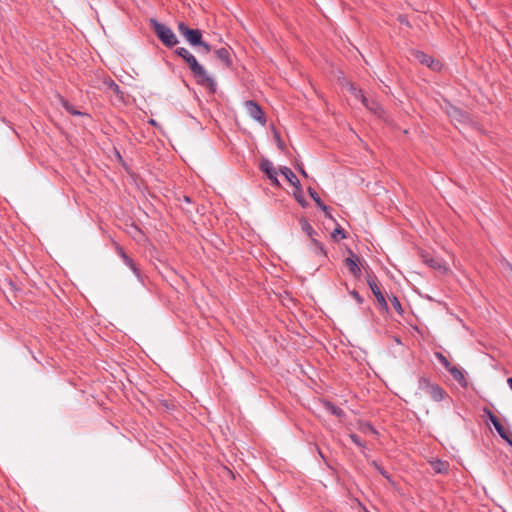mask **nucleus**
<instances>
[{"instance_id":"nucleus-3","label":"nucleus","mask_w":512,"mask_h":512,"mask_svg":"<svg viewBox=\"0 0 512 512\" xmlns=\"http://www.w3.org/2000/svg\"><path fill=\"white\" fill-rule=\"evenodd\" d=\"M438 361L441 365L451 374L459 385L463 388L468 387V381L465 377V371L458 365L452 364L444 354H436Z\"/></svg>"},{"instance_id":"nucleus-10","label":"nucleus","mask_w":512,"mask_h":512,"mask_svg":"<svg viewBox=\"0 0 512 512\" xmlns=\"http://www.w3.org/2000/svg\"><path fill=\"white\" fill-rule=\"evenodd\" d=\"M485 412L487 413L489 420L493 424L494 428L496 429V431L500 435V437L512 445V441H511L507 431L505 430L503 425L500 423L498 418L490 410H485Z\"/></svg>"},{"instance_id":"nucleus-22","label":"nucleus","mask_w":512,"mask_h":512,"mask_svg":"<svg viewBox=\"0 0 512 512\" xmlns=\"http://www.w3.org/2000/svg\"><path fill=\"white\" fill-rule=\"evenodd\" d=\"M60 102L62 104V106L65 108V110L70 113L71 115H82V113L78 110H76L73 105H71L66 99H64L63 97H60Z\"/></svg>"},{"instance_id":"nucleus-17","label":"nucleus","mask_w":512,"mask_h":512,"mask_svg":"<svg viewBox=\"0 0 512 512\" xmlns=\"http://www.w3.org/2000/svg\"><path fill=\"white\" fill-rule=\"evenodd\" d=\"M120 256L123 259L124 263L133 271V273L139 278L140 271L137 268L134 261L122 250L120 249Z\"/></svg>"},{"instance_id":"nucleus-33","label":"nucleus","mask_w":512,"mask_h":512,"mask_svg":"<svg viewBox=\"0 0 512 512\" xmlns=\"http://www.w3.org/2000/svg\"><path fill=\"white\" fill-rule=\"evenodd\" d=\"M269 180L271 181V184L276 186V187H279L280 186V183H279V180L277 178V174H273Z\"/></svg>"},{"instance_id":"nucleus-35","label":"nucleus","mask_w":512,"mask_h":512,"mask_svg":"<svg viewBox=\"0 0 512 512\" xmlns=\"http://www.w3.org/2000/svg\"><path fill=\"white\" fill-rule=\"evenodd\" d=\"M506 270L509 272V277L512 279V265L510 263L505 264Z\"/></svg>"},{"instance_id":"nucleus-15","label":"nucleus","mask_w":512,"mask_h":512,"mask_svg":"<svg viewBox=\"0 0 512 512\" xmlns=\"http://www.w3.org/2000/svg\"><path fill=\"white\" fill-rule=\"evenodd\" d=\"M448 115L452 120H457L459 122H465L468 120V115L466 113L453 106L448 110Z\"/></svg>"},{"instance_id":"nucleus-25","label":"nucleus","mask_w":512,"mask_h":512,"mask_svg":"<svg viewBox=\"0 0 512 512\" xmlns=\"http://www.w3.org/2000/svg\"><path fill=\"white\" fill-rule=\"evenodd\" d=\"M107 85H108V88L110 90H112L114 94H116V95H121L122 94V91H121L119 85L117 83H115L113 80L110 79L107 82Z\"/></svg>"},{"instance_id":"nucleus-27","label":"nucleus","mask_w":512,"mask_h":512,"mask_svg":"<svg viewBox=\"0 0 512 512\" xmlns=\"http://www.w3.org/2000/svg\"><path fill=\"white\" fill-rule=\"evenodd\" d=\"M175 53L177 56L181 57L183 60L185 59V57H188V55L190 54V52L184 47H178L175 50Z\"/></svg>"},{"instance_id":"nucleus-23","label":"nucleus","mask_w":512,"mask_h":512,"mask_svg":"<svg viewBox=\"0 0 512 512\" xmlns=\"http://www.w3.org/2000/svg\"><path fill=\"white\" fill-rule=\"evenodd\" d=\"M393 308L396 310V312L400 315H402L404 313L403 311V308H402V305L399 301V299L395 296V295H391L388 297Z\"/></svg>"},{"instance_id":"nucleus-21","label":"nucleus","mask_w":512,"mask_h":512,"mask_svg":"<svg viewBox=\"0 0 512 512\" xmlns=\"http://www.w3.org/2000/svg\"><path fill=\"white\" fill-rule=\"evenodd\" d=\"M310 240H311V245L314 249V252L316 254H320V255L326 257V251L324 249L323 244L321 242H319L315 237L311 238Z\"/></svg>"},{"instance_id":"nucleus-1","label":"nucleus","mask_w":512,"mask_h":512,"mask_svg":"<svg viewBox=\"0 0 512 512\" xmlns=\"http://www.w3.org/2000/svg\"><path fill=\"white\" fill-rule=\"evenodd\" d=\"M184 61L189 66V69L191 70L197 83L209 89L211 93H215L217 87L216 82L211 76L208 75L205 68L198 63L195 56L190 53L188 57H185Z\"/></svg>"},{"instance_id":"nucleus-26","label":"nucleus","mask_w":512,"mask_h":512,"mask_svg":"<svg viewBox=\"0 0 512 512\" xmlns=\"http://www.w3.org/2000/svg\"><path fill=\"white\" fill-rule=\"evenodd\" d=\"M316 205L325 212L326 216L331 218V215L329 213V207L323 203V201L320 198H317L315 201Z\"/></svg>"},{"instance_id":"nucleus-7","label":"nucleus","mask_w":512,"mask_h":512,"mask_svg":"<svg viewBox=\"0 0 512 512\" xmlns=\"http://www.w3.org/2000/svg\"><path fill=\"white\" fill-rule=\"evenodd\" d=\"M245 109L248 113V115L260 123L261 125L266 124V117L262 110V108L253 100H248L244 103Z\"/></svg>"},{"instance_id":"nucleus-38","label":"nucleus","mask_w":512,"mask_h":512,"mask_svg":"<svg viewBox=\"0 0 512 512\" xmlns=\"http://www.w3.org/2000/svg\"><path fill=\"white\" fill-rule=\"evenodd\" d=\"M184 199H185V201L190 202L189 197L185 196Z\"/></svg>"},{"instance_id":"nucleus-2","label":"nucleus","mask_w":512,"mask_h":512,"mask_svg":"<svg viewBox=\"0 0 512 512\" xmlns=\"http://www.w3.org/2000/svg\"><path fill=\"white\" fill-rule=\"evenodd\" d=\"M150 23L153 31L164 46L171 48L178 44V39L170 27L155 19H151Z\"/></svg>"},{"instance_id":"nucleus-32","label":"nucleus","mask_w":512,"mask_h":512,"mask_svg":"<svg viewBox=\"0 0 512 512\" xmlns=\"http://www.w3.org/2000/svg\"><path fill=\"white\" fill-rule=\"evenodd\" d=\"M308 193L314 201H316L317 198H320L318 193L311 187L308 188Z\"/></svg>"},{"instance_id":"nucleus-37","label":"nucleus","mask_w":512,"mask_h":512,"mask_svg":"<svg viewBox=\"0 0 512 512\" xmlns=\"http://www.w3.org/2000/svg\"><path fill=\"white\" fill-rule=\"evenodd\" d=\"M507 383H508L510 389L512 390V377L507 379Z\"/></svg>"},{"instance_id":"nucleus-18","label":"nucleus","mask_w":512,"mask_h":512,"mask_svg":"<svg viewBox=\"0 0 512 512\" xmlns=\"http://www.w3.org/2000/svg\"><path fill=\"white\" fill-rule=\"evenodd\" d=\"M431 466L436 473H447L449 468V464L440 459L432 461Z\"/></svg>"},{"instance_id":"nucleus-5","label":"nucleus","mask_w":512,"mask_h":512,"mask_svg":"<svg viewBox=\"0 0 512 512\" xmlns=\"http://www.w3.org/2000/svg\"><path fill=\"white\" fill-rule=\"evenodd\" d=\"M179 33L191 46L202 44V32L199 29H191L184 22H179L177 25Z\"/></svg>"},{"instance_id":"nucleus-30","label":"nucleus","mask_w":512,"mask_h":512,"mask_svg":"<svg viewBox=\"0 0 512 512\" xmlns=\"http://www.w3.org/2000/svg\"><path fill=\"white\" fill-rule=\"evenodd\" d=\"M350 294L357 301L358 304L363 303V298L356 290L351 291Z\"/></svg>"},{"instance_id":"nucleus-20","label":"nucleus","mask_w":512,"mask_h":512,"mask_svg":"<svg viewBox=\"0 0 512 512\" xmlns=\"http://www.w3.org/2000/svg\"><path fill=\"white\" fill-rule=\"evenodd\" d=\"M300 225H301V229L309 236V238H313L315 237V235L317 234L316 231L313 229V227L310 225V223L302 218L300 220Z\"/></svg>"},{"instance_id":"nucleus-29","label":"nucleus","mask_w":512,"mask_h":512,"mask_svg":"<svg viewBox=\"0 0 512 512\" xmlns=\"http://www.w3.org/2000/svg\"><path fill=\"white\" fill-rule=\"evenodd\" d=\"M350 90L356 98H359L361 100V94H363L361 89H357L354 85H351Z\"/></svg>"},{"instance_id":"nucleus-8","label":"nucleus","mask_w":512,"mask_h":512,"mask_svg":"<svg viewBox=\"0 0 512 512\" xmlns=\"http://www.w3.org/2000/svg\"><path fill=\"white\" fill-rule=\"evenodd\" d=\"M422 259L427 266L434 270H437L441 274H445L449 270L446 262L441 258L433 257L432 255L425 253L422 254Z\"/></svg>"},{"instance_id":"nucleus-9","label":"nucleus","mask_w":512,"mask_h":512,"mask_svg":"<svg viewBox=\"0 0 512 512\" xmlns=\"http://www.w3.org/2000/svg\"><path fill=\"white\" fill-rule=\"evenodd\" d=\"M349 253H350V257H347L344 260L345 265L354 277L359 278L361 275V269L359 266V258L352 251H350Z\"/></svg>"},{"instance_id":"nucleus-39","label":"nucleus","mask_w":512,"mask_h":512,"mask_svg":"<svg viewBox=\"0 0 512 512\" xmlns=\"http://www.w3.org/2000/svg\"><path fill=\"white\" fill-rule=\"evenodd\" d=\"M381 474L388 478V476L386 475V473L384 471H381Z\"/></svg>"},{"instance_id":"nucleus-28","label":"nucleus","mask_w":512,"mask_h":512,"mask_svg":"<svg viewBox=\"0 0 512 512\" xmlns=\"http://www.w3.org/2000/svg\"><path fill=\"white\" fill-rule=\"evenodd\" d=\"M350 439L352 440L353 443H355L357 446L361 447V448H365V444L364 442L361 440V438L356 435V434H351L350 435Z\"/></svg>"},{"instance_id":"nucleus-12","label":"nucleus","mask_w":512,"mask_h":512,"mask_svg":"<svg viewBox=\"0 0 512 512\" xmlns=\"http://www.w3.org/2000/svg\"><path fill=\"white\" fill-rule=\"evenodd\" d=\"M361 102L372 113L381 116L383 109L377 101L373 99H368L367 97L364 96V94H361Z\"/></svg>"},{"instance_id":"nucleus-11","label":"nucleus","mask_w":512,"mask_h":512,"mask_svg":"<svg viewBox=\"0 0 512 512\" xmlns=\"http://www.w3.org/2000/svg\"><path fill=\"white\" fill-rule=\"evenodd\" d=\"M414 57L418 62H420L423 65H426L427 67H429L433 70L440 69V63L435 62L434 59L430 55H428L422 51H415Z\"/></svg>"},{"instance_id":"nucleus-14","label":"nucleus","mask_w":512,"mask_h":512,"mask_svg":"<svg viewBox=\"0 0 512 512\" xmlns=\"http://www.w3.org/2000/svg\"><path fill=\"white\" fill-rule=\"evenodd\" d=\"M259 168L262 172H264L268 178H270L273 174H277V171L275 167L273 166V163L268 159H262Z\"/></svg>"},{"instance_id":"nucleus-31","label":"nucleus","mask_w":512,"mask_h":512,"mask_svg":"<svg viewBox=\"0 0 512 512\" xmlns=\"http://www.w3.org/2000/svg\"><path fill=\"white\" fill-rule=\"evenodd\" d=\"M197 46H200L205 53H209L211 51V47L208 43L204 42L202 40V44H198Z\"/></svg>"},{"instance_id":"nucleus-16","label":"nucleus","mask_w":512,"mask_h":512,"mask_svg":"<svg viewBox=\"0 0 512 512\" xmlns=\"http://www.w3.org/2000/svg\"><path fill=\"white\" fill-rule=\"evenodd\" d=\"M216 57L222 61L227 67H229L232 63L230 52L227 48H220L215 51Z\"/></svg>"},{"instance_id":"nucleus-4","label":"nucleus","mask_w":512,"mask_h":512,"mask_svg":"<svg viewBox=\"0 0 512 512\" xmlns=\"http://www.w3.org/2000/svg\"><path fill=\"white\" fill-rule=\"evenodd\" d=\"M419 389L429 395L430 398L436 402L442 401L445 397H448V394L440 385L431 383L425 377H421L419 379Z\"/></svg>"},{"instance_id":"nucleus-19","label":"nucleus","mask_w":512,"mask_h":512,"mask_svg":"<svg viewBox=\"0 0 512 512\" xmlns=\"http://www.w3.org/2000/svg\"><path fill=\"white\" fill-rule=\"evenodd\" d=\"M324 406H325V409H326L328 412H330L331 414L335 415V416H336V417H338V418H341V417H343V416L345 415L344 411H343L341 408H339V407L335 406V405H334L333 403H331V402H328V401H327V402H325V403H324Z\"/></svg>"},{"instance_id":"nucleus-34","label":"nucleus","mask_w":512,"mask_h":512,"mask_svg":"<svg viewBox=\"0 0 512 512\" xmlns=\"http://www.w3.org/2000/svg\"><path fill=\"white\" fill-rule=\"evenodd\" d=\"M275 137H276V139H277V145H278V147H279L281 150H284V148H285V144H284V142L281 140L280 135H279L278 133H275Z\"/></svg>"},{"instance_id":"nucleus-24","label":"nucleus","mask_w":512,"mask_h":512,"mask_svg":"<svg viewBox=\"0 0 512 512\" xmlns=\"http://www.w3.org/2000/svg\"><path fill=\"white\" fill-rule=\"evenodd\" d=\"M331 236H332V238H333L334 240H336V241H337V240H339V238H340V239H344V238H346V235H345L344 229H343V228H341V227H337V228H335V229H334V231L332 232V235H331Z\"/></svg>"},{"instance_id":"nucleus-36","label":"nucleus","mask_w":512,"mask_h":512,"mask_svg":"<svg viewBox=\"0 0 512 512\" xmlns=\"http://www.w3.org/2000/svg\"><path fill=\"white\" fill-rule=\"evenodd\" d=\"M297 169L299 170V172L304 176V177H308L306 171L304 170V168L300 165L297 166Z\"/></svg>"},{"instance_id":"nucleus-6","label":"nucleus","mask_w":512,"mask_h":512,"mask_svg":"<svg viewBox=\"0 0 512 512\" xmlns=\"http://www.w3.org/2000/svg\"><path fill=\"white\" fill-rule=\"evenodd\" d=\"M367 283H368V285H369L373 295L377 299V302H378L379 306L381 307V309L384 312H388L389 311V307H388L387 301H386L383 293L380 290V287L378 285L377 278L375 277V275H373V274L372 275H368L367 276Z\"/></svg>"},{"instance_id":"nucleus-13","label":"nucleus","mask_w":512,"mask_h":512,"mask_svg":"<svg viewBox=\"0 0 512 512\" xmlns=\"http://www.w3.org/2000/svg\"><path fill=\"white\" fill-rule=\"evenodd\" d=\"M280 172L291 185H293L297 190H301L300 182L290 168L283 167L280 169Z\"/></svg>"}]
</instances>
